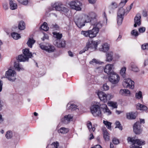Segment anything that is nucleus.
<instances>
[{"label": "nucleus", "instance_id": "38", "mask_svg": "<svg viewBox=\"0 0 148 148\" xmlns=\"http://www.w3.org/2000/svg\"><path fill=\"white\" fill-rule=\"evenodd\" d=\"M109 106L112 107L113 108H117V103L116 102H110L108 103Z\"/></svg>", "mask_w": 148, "mask_h": 148}, {"label": "nucleus", "instance_id": "6", "mask_svg": "<svg viewBox=\"0 0 148 148\" xmlns=\"http://www.w3.org/2000/svg\"><path fill=\"white\" fill-rule=\"evenodd\" d=\"M100 40L96 41L92 40L90 41H88L87 43L86 47L87 49L90 48L91 49L96 50L97 49V45L100 43Z\"/></svg>", "mask_w": 148, "mask_h": 148}, {"label": "nucleus", "instance_id": "49", "mask_svg": "<svg viewBox=\"0 0 148 148\" xmlns=\"http://www.w3.org/2000/svg\"><path fill=\"white\" fill-rule=\"evenodd\" d=\"M109 88V86L107 85L106 84H105L103 85L101 89L103 90L106 91L108 90Z\"/></svg>", "mask_w": 148, "mask_h": 148}, {"label": "nucleus", "instance_id": "54", "mask_svg": "<svg viewBox=\"0 0 148 148\" xmlns=\"http://www.w3.org/2000/svg\"><path fill=\"white\" fill-rule=\"evenodd\" d=\"M3 8L5 10H7L8 9V6L7 3L5 2L3 3Z\"/></svg>", "mask_w": 148, "mask_h": 148}, {"label": "nucleus", "instance_id": "61", "mask_svg": "<svg viewBox=\"0 0 148 148\" xmlns=\"http://www.w3.org/2000/svg\"><path fill=\"white\" fill-rule=\"evenodd\" d=\"M143 16L144 17H147V12L146 10H144L143 11L142 13Z\"/></svg>", "mask_w": 148, "mask_h": 148}, {"label": "nucleus", "instance_id": "25", "mask_svg": "<svg viewBox=\"0 0 148 148\" xmlns=\"http://www.w3.org/2000/svg\"><path fill=\"white\" fill-rule=\"evenodd\" d=\"M87 126L90 133H92V132H94L95 131V128L94 127H92V123L91 122L89 121L87 122Z\"/></svg>", "mask_w": 148, "mask_h": 148}, {"label": "nucleus", "instance_id": "14", "mask_svg": "<svg viewBox=\"0 0 148 148\" xmlns=\"http://www.w3.org/2000/svg\"><path fill=\"white\" fill-rule=\"evenodd\" d=\"M127 140L128 142H132L133 145L137 144L138 145L140 146L142 145H145V142L144 140H141L140 139L134 140L133 138H131L129 137L127 138Z\"/></svg>", "mask_w": 148, "mask_h": 148}, {"label": "nucleus", "instance_id": "32", "mask_svg": "<svg viewBox=\"0 0 148 148\" xmlns=\"http://www.w3.org/2000/svg\"><path fill=\"white\" fill-rule=\"evenodd\" d=\"M68 109H71V110H75L77 109V106L74 104H68L67 105V106L68 107Z\"/></svg>", "mask_w": 148, "mask_h": 148}, {"label": "nucleus", "instance_id": "36", "mask_svg": "<svg viewBox=\"0 0 148 148\" xmlns=\"http://www.w3.org/2000/svg\"><path fill=\"white\" fill-rule=\"evenodd\" d=\"M69 130L67 128L62 127L60 129L58 130V132L62 134H65L69 132Z\"/></svg>", "mask_w": 148, "mask_h": 148}, {"label": "nucleus", "instance_id": "2", "mask_svg": "<svg viewBox=\"0 0 148 148\" xmlns=\"http://www.w3.org/2000/svg\"><path fill=\"white\" fill-rule=\"evenodd\" d=\"M97 95L100 100L103 103L106 102L108 100H109L112 97V96L110 94H106L104 92L100 91L99 92Z\"/></svg>", "mask_w": 148, "mask_h": 148}, {"label": "nucleus", "instance_id": "33", "mask_svg": "<svg viewBox=\"0 0 148 148\" xmlns=\"http://www.w3.org/2000/svg\"><path fill=\"white\" fill-rule=\"evenodd\" d=\"M17 60L20 62H25L26 61H28L27 59H26L25 56L22 55H19L18 57Z\"/></svg>", "mask_w": 148, "mask_h": 148}, {"label": "nucleus", "instance_id": "26", "mask_svg": "<svg viewBox=\"0 0 148 148\" xmlns=\"http://www.w3.org/2000/svg\"><path fill=\"white\" fill-rule=\"evenodd\" d=\"M103 138L106 141L109 140V134L106 128H104L103 129Z\"/></svg>", "mask_w": 148, "mask_h": 148}, {"label": "nucleus", "instance_id": "10", "mask_svg": "<svg viewBox=\"0 0 148 148\" xmlns=\"http://www.w3.org/2000/svg\"><path fill=\"white\" fill-rule=\"evenodd\" d=\"M71 7L76 10L79 11L81 10V6L82 5V3L80 1L76 0L71 1L70 3Z\"/></svg>", "mask_w": 148, "mask_h": 148}, {"label": "nucleus", "instance_id": "17", "mask_svg": "<svg viewBox=\"0 0 148 148\" xmlns=\"http://www.w3.org/2000/svg\"><path fill=\"white\" fill-rule=\"evenodd\" d=\"M23 53L27 59L28 60L30 58L33 57V54L32 52L29 51V49H25L23 50Z\"/></svg>", "mask_w": 148, "mask_h": 148}, {"label": "nucleus", "instance_id": "56", "mask_svg": "<svg viewBox=\"0 0 148 148\" xmlns=\"http://www.w3.org/2000/svg\"><path fill=\"white\" fill-rule=\"evenodd\" d=\"M142 48L143 50L148 49V45L145 44L142 45Z\"/></svg>", "mask_w": 148, "mask_h": 148}, {"label": "nucleus", "instance_id": "58", "mask_svg": "<svg viewBox=\"0 0 148 148\" xmlns=\"http://www.w3.org/2000/svg\"><path fill=\"white\" fill-rule=\"evenodd\" d=\"M138 30L140 33H143L145 31V27H141Z\"/></svg>", "mask_w": 148, "mask_h": 148}, {"label": "nucleus", "instance_id": "44", "mask_svg": "<svg viewBox=\"0 0 148 148\" xmlns=\"http://www.w3.org/2000/svg\"><path fill=\"white\" fill-rule=\"evenodd\" d=\"M18 2L23 5H26L28 3V0H17Z\"/></svg>", "mask_w": 148, "mask_h": 148}, {"label": "nucleus", "instance_id": "35", "mask_svg": "<svg viewBox=\"0 0 148 148\" xmlns=\"http://www.w3.org/2000/svg\"><path fill=\"white\" fill-rule=\"evenodd\" d=\"M11 36L12 38L15 40H17L21 38L20 34L16 32H13L11 34Z\"/></svg>", "mask_w": 148, "mask_h": 148}, {"label": "nucleus", "instance_id": "43", "mask_svg": "<svg viewBox=\"0 0 148 148\" xmlns=\"http://www.w3.org/2000/svg\"><path fill=\"white\" fill-rule=\"evenodd\" d=\"M128 0H121V2L119 4V6L120 8H122L126 4Z\"/></svg>", "mask_w": 148, "mask_h": 148}, {"label": "nucleus", "instance_id": "41", "mask_svg": "<svg viewBox=\"0 0 148 148\" xmlns=\"http://www.w3.org/2000/svg\"><path fill=\"white\" fill-rule=\"evenodd\" d=\"M81 34L84 35L86 37L89 36V30L87 31H82L81 32Z\"/></svg>", "mask_w": 148, "mask_h": 148}, {"label": "nucleus", "instance_id": "27", "mask_svg": "<svg viewBox=\"0 0 148 148\" xmlns=\"http://www.w3.org/2000/svg\"><path fill=\"white\" fill-rule=\"evenodd\" d=\"M35 40L32 38H29L27 44L28 46L29 47L32 48L33 45L35 43Z\"/></svg>", "mask_w": 148, "mask_h": 148}, {"label": "nucleus", "instance_id": "21", "mask_svg": "<svg viewBox=\"0 0 148 148\" xmlns=\"http://www.w3.org/2000/svg\"><path fill=\"white\" fill-rule=\"evenodd\" d=\"M89 16L90 18L91 19V23L92 24V22H95V20L97 21H100L99 20L96 19L97 15L94 12H90L89 14V15H88Z\"/></svg>", "mask_w": 148, "mask_h": 148}, {"label": "nucleus", "instance_id": "24", "mask_svg": "<svg viewBox=\"0 0 148 148\" xmlns=\"http://www.w3.org/2000/svg\"><path fill=\"white\" fill-rule=\"evenodd\" d=\"M136 108L137 109L143 111H146L147 109V108L146 106L139 103L136 105Z\"/></svg>", "mask_w": 148, "mask_h": 148}, {"label": "nucleus", "instance_id": "48", "mask_svg": "<svg viewBox=\"0 0 148 148\" xmlns=\"http://www.w3.org/2000/svg\"><path fill=\"white\" fill-rule=\"evenodd\" d=\"M86 19L84 20V23H89L91 22V19L88 15L85 16Z\"/></svg>", "mask_w": 148, "mask_h": 148}, {"label": "nucleus", "instance_id": "47", "mask_svg": "<svg viewBox=\"0 0 148 148\" xmlns=\"http://www.w3.org/2000/svg\"><path fill=\"white\" fill-rule=\"evenodd\" d=\"M131 35L132 36L137 37L138 35V33L136 30H133L132 31L131 33Z\"/></svg>", "mask_w": 148, "mask_h": 148}, {"label": "nucleus", "instance_id": "16", "mask_svg": "<svg viewBox=\"0 0 148 148\" xmlns=\"http://www.w3.org/2000/svg\"><path fill=\"white\" fill-rule=\"evenodd\" d=\"M114 69V64H108L106 65L104 69V71L108 74L110 75L114 72L113 71Z\"/></svg>", "mask_w": 148, "mask_h": 148}, {"label": "nucleus", "instance_id": "50", "mask_svg": "<svg viewBox=\"0 0 148 148\" xmlns=\"http://www.w3.org/2000/svg\"><path fill=\"white\" fill-rule=\"evenodd\" d=\"M112 142L115 145H117L119 142V139L115 138H113Z\"/></svg>", "mask_w": 148, "mask_h": 148}, {"label": "nucleus", "instance_id": "20", "mask_svg": "<svg viewBox=\"0 0 148 148\" xmlns=\"http://www.w3.org/2000/svg\"><path fill=\"white\" fill-rule=\"evenodd\" d=\"M109 49V45L107 43H105L101 45V47L99 48V50L101 51L105 52L107 51Z\"/></svg>", "mask_w": 148, "mask_h": 148}, {"label": "nucleus", "instance_id": "62", "mask_svg": "<svg viewBox=\"0 0 148 148\" xmlns=\"http://www.w3.org/2000/svg\"><path fill=\"white\" fill-rule=\"evenodd\" d=\"M88 49H87V47H86L84 49H83L81 51L79 52V54H82L83 53L85 52V51L87 50Z\"/></svg>", "mask_w": 148, "mask_h": 148}, {"label": "nucleus", "instance_id": "64", "mask_svg": "<svg viewBox=\"0 0 148 148\" xmlns=\"http://www.w3.org/2000/svg\"><path fill=\"white\" fill-rule=\"evenodd\" d=\"M91 148H102L99 145H96Z\"/></svg>", "mask_w": 148, "mask_h": 148}, {"label": "nucleus", "instance_id": "22", "mask_svg": "<svg viewBox=\"0 0 148 148\" xmlns=\"http://www.w3.org/2000/svg\"><path fill=\"white\" fill-rule=\"evenodd\" d=\"M127 119H135L136 116L135 113L133 112H131L126 114Z\"/></svg>", "mask_w": 148, "mask_h": 148}, {"label": "nucleus", "instance_id": "15", "mask_svg": "<svg viewBox=\"0 0 148 148\" xmlns=\"http://www.w3.org/2000/svg\"><path fill=\"white\" fill-rule=\"evenodd\" d=\"M74 22L77 26L80 28L85 26L84 20L81 17H79L78 18H75Z\"/></svg>", "mask_w": 148, "mask_h": 148}, {"label": "nucleus", "instance_id": "28", "mask_svg": "<svg viewBox=\"0 0 148 148\" xmlns=\"http://www.w3.org/2000/svg\"><path fill=\"white\" fill-rule=\"evenodd\" d=\"M9 4L10 7L11 9L14 10L17 8V4L16 3H14L12 1H10Z\"/></svg>", "mask_w": 148, "mask_h": 148}, {"label": "nucleus", "instance_id": "30", "mask_svg": "<svg viewBox=\"0 0 148 148\" xmlns=\"http://www.w3.org/2000/svg\"><path fill=\"white\" fill-rule=\"evenodd\" d=\"M54 36L57 39L56 40H60L62 36V34L59 33L54 32L53 33Z\"/></svg>", "mask_w": 148, "mask_h": 148}, {"label": "nucleus", "instance_id": "31", "mask_svg": "<svg viewBox=\"0 0 148 148\" xmlns=\"http://www.w3.org/2000/svg\"><path fill=\"white\" fill-rule=\"evenodd\" d=\"M130 66L131 70L134 72H137L138 71V69L137 66L135 65L134 63L133 62L131 63L130 64Z\"/></svg>", "mask_w": 148, "mask_h": 148}, {"label": "nucleus", "instance_id": "23", "mask_svg": "<svg viewBox=\"0 0 148 148\" xmlns=\"http://www.w3.org/2000/svg\"><path fill=\"white\" fill-rule=\"evenodd\" d=\"M113 53L112 51H109L106 54V60L107 61L110 62L112 60Z\"/></svg>", "mask_w": 148, "mask_h": 148}, {"label": "nucleus", "instance_id": "1", "mask_svg": "<svg viewBox=\"0 0 148 148\" xmlns=\"http://www.w3.org/2000/svg\"><path fill=\"white\" fill-rule=\"evenodd\" d=\"M95 21V22H92V24L95 27L92 29L89 30L90 38H93L96 37L99 32V29H101L103 26V24L101 21L98 22L96 20Z\"/></svg>", "mask_w": 148, "mask_h": 148}, {"label": "nucleus", "instance_id": "29", "mask_svg": "<svg viewBox=\"0 0 148 148\" xmlns=\"http://www.w3.org/2000/svg\"><path fill=\"white\" fill-rule=\"evenodd\" d=\"M18 27L20 30H23L25 28V24L23 21H22L19 22L18 23Z\"/></svg>", "mask_w": 148, "mask_h": 148}, {"label": "nucleus", "instance_id": "63", "mask_svg": "<svg viewBox=\"0 0 148 148\" xmlns=\"http://www.w3.org/2000/svg\"><path fill=\"white\" fill-rule=\"evenodd\" d=\"M125 95H127L128 94H130V91L128 90L125 89Z\"/></svg>", "mask_w": 148, "mask_h": 148}, {"label": "nucleus", "instance_id": "42", "mask_svg": "<svg viewBox=\"0 0 148 148\" xmlns=\"http://www.w3.org/2000/svg\"><path fill=\"white\" fill-rule=\"evenodd\" d=\"M115 124L116 126L115 127V128H118L121 130H122V126H121V124L119 122V121H116L115 123Z\"/></svg>", "mask_w": 148, "mask_h": 148}, {"label": "nucleus", "instance_id": "3", "mask_svg": "<svg viewBox=\"0 0 148 148\" xmlns=\"http://www.w3.org/2000/svg\"><path fill=\"white\" fill-rule=\"evenodd\" d=\"M16 73L14 71L9 69L6 72L5 76L9 80L14 82L16 79Z\"/></svg>", "mask_w": 148, "mask_h": 148}, {"label": "nucleus", "instance_id": "11", "mask_svg": "<svg viewBox=\"0 0 148 148\" xmlns=\"http://www.w3.org/2000/svg\"><path fill=\"white\" fill-rule=\"evenodd\" d=\"M53 43L56 47L60 48H65L66 45V41L62 39L56 40L54 41Z\"/></svg>", "mask_w": 148, "mask_h": 148}, {"label": "nucleus", "instance_id": "4", "mask_svg": "<svg viewBox=\"0 0 148 148\" xmlns=\"http://www.w3.org/2000/svg\"><path fill=\"white\" fill-rule=\"evenodd\" d=\"M125 13V10L123 8H120L117 12V22L118 25H121L123 19V16Z\"/></svg>", "mask_w": 148, "mask_h": 148}, {"label": "nucleus", "instance_id": "37", "mask_svg": "<svg viewBox=\"0 0 148 148\" xmlns=\"http://www.w3.org/2000/svg\"><path fill=\"white\" fill-rule=\"evenodd\" d=\"M14 66L18 71H20L21 69L22 70L23 69V68H21L20 67L19 62H14Z\"/></svg>", "mask_w": 148, "mask_h": 148}, {"label": "nucleus", "instance_id": "5", "mask_svg": "<svg viewBox=\"0 0 148 148\" xmlns=\"http://www.w3.org/2000/svg\"><path fill=\"white\" fill-rule=\"evenodd\" d=\"M90 110L94 116H101V112L99 105H94L90 108Z\"/></svg>", "mask_w": 148, "mask_h": 148}, {"label": "nucleus", "instance_id": "55", "mask_svg": "<svg viewBox=\"0 0 148 148\" xmlns=\"http://www.w3.org/2000/svg\"><path fill=\"white\" fill-rule=\"evenodd\" d=\"M104 113L106 112L108 113V115H110L111 114V111L109 110V109L107 107L103 111Z\"/></svg>", "mask_w": 148, "mask_h": 148}, {"label": "nucleus", "instance_id": "52", "mask_svg": "<svg viewBox=\"0 0 148 148\" xmlns=\"http://www.w3.org/2000/svg\"><path fill=\"white\" fill-rule=\"evenodd\" d=\"M51 145L54 147L53 148H58V147L59 146V143L57 142H53L52 144Z\"/></svg>", "mask_w": 148, "mask_h": 148}, {"label": "nucleus", "instance_id": "53", "mask_svg": "<svg viewBox=\"0 0 148 148\" xmlns=\"http://www.w3.org/2000/svg\"><path fill=\"white\" fill-rule=\"evenodd\" d=\"M133 6V3H132L130 6H129L126 8V9L127 10L125 12V13H126V14H127V13H128L129 11L132 8V7Z\"/></svg>", "mask_w": 148, "mask_h": 148}, {"label": "nucleus", "instance_id": "51", "mask_svg": "<svg viewBox=\"0 0 148 148\" xmlns=\"http://www.w3.org/2000/svg\"><path fill=\"white\" fill-rule=\"evenodd\" d=\"M142 96V92L140 91H139L138 93H136V94L135 97L137 98L140 99L141 98Z\"/></svg>", "mask_w": 148, "mask_h": 148}, {"label": "nucleus", "instance_id": "34", "mask_svg": "<svg viewBox=\"0 0 148 148\" xmlns=\"http://www.w3.org/2000/svg\"><path fill=\"white\" fill-rule=\"evenodd\" d=\"M40 28L44 31H48L49 28L47 26V23L44 22L43 24L41 26Z\"/></svg>", "mask_w": 148, "mask_h": 148}, {"label": "nucleus", "instance_id": "59", "mask_svg": "<svg viewBox=\"0 0 148 148\" xmlns=\"http://www.w3.org/2000/svg\"><path fill=\"white\" fill-rule=\"evenodd\" d=\"M94 63L96 64H98L99 62L95 59H94L90 62V63L91 64H93Z\"/></svg>", "mask_w": 148, "mask_h": 148}, {"label": "nucleus", "instance_id": "7", "mask_svg": "<svg viewBox=\"0 0 148 148\" xmlns=\"http://www.w3.org/2000/svg\"><path fill=\"white\" fill-rule=\"evenodd\" d=\"M134 82L129 78L124 79L123 85L124 87L133 89L134 87Z\"/></svg>", "mask_w": 148, "mask_h": 148}, {"label": "nucleus", "instance_id": "13", "mask_svg": "<svg viewBox=\"0 0 148 148\" xmlns=\"http://www.w3.org/2000/svg\"><path fill=\"white\" fill-rule=\"evenodd\" d=\"M54 5H55L54 8L56 10L61 11L64 13H67L69 11V10L63 6V5L61 3H55Z\"/></svg>", "mask_w": 148, "mask_h": 148}, {"label": "nucleus", "instance_id": "12", "mask_svg": "<svg viewBox=\"0 0 148 148\" xmlns=\"http://www.w3.org/2000/svg\"><path fill=\"white\" fill-rule=\"evenodd\" d=\"M140 123L138 121L135 123L133 126V131L136 134H140L142 132V129L141 128Z\"/></svg>", "mask_w": 148, "mask_h": 148}, {"label": "nucleus", "instance_id": "19", "mask_svg": "<svg viewBox=\"0 0 148 148\" xmlns=\"http://www.w3.org/2000/svg\"><path fill=\"white\" fill-rule=\"evenodd\" d=\"M73 116L71 114H68L64 116V118L61 119V121L63 123L66 124L69 123L72 119Z\"/></svg>", "mask_w": 148, "mask_h": 148}, {"label": "nucleus", "instance_id": "40", "mask_svg": "<svg viewBox=\"0 0 148 148\" xmlns=\"http://www.w3.org/2000/svg\"><path fill=\"white\" fill-rule=\"evenodd\" d=\"M126 68L125 67H123L121 69L120 73L121 75L123 77L125 76V71Z\"/></svg>", "mask_w": 148, "mask_h": 148}, {"label": "nucleus", "instance_id": "9", "mask_svg": "<svg viewBox=\"0 0 148 148\" xmlns=\"http://www.w3.org/2000/svg\"><path fill=\"white\" fill-rule=\"evenodd\" d=\"M120 79L119 75L115 72L110 75L109 77V80L113 84H116L118 83Z\"/></svg>", "mask_w": 148, "mask_h": 148}, {"label": "nucleus", "instance_id": "57", "mask_svg": "<svg viewBox=\"0 0 148 148\" xmlns=\"http://www.w3.org/2000/svg\"><path fill=\"white\" fill-rule=\"evenodd\" d=\"M100 108H101L104 110L106 108H107V106L106 104L103 103L100 105Z\"/></svg>", "mask_w": 148, "mask_h": 148}, {"label": "nucleus", "instance_id": "45", "mask_svg": "<svg viewBox=\"0 0 148 148\" xmlns=\"http://www.w3.org/2000/svg\"><path fill=\"white\" fill-rule=\"evenodd\" d=\"M103 123L108 129L111 128V123L108 121H103Z\"/></svg>", "mask_w": 148, "mask_h": 148}, {"label": "nucleus", "instance_id": "39", "mask_svg": "<svg viewBox=\"0 0 148 148\" xmlns=\"http://www.w3.org/2000/svg\"><path fill=\"white\" fill-rule=\"evenodd\" d=\"M5 136L8 139L11 138L12 136V132L11 131H8L5 134Z\"/></svg>", "mask_w": 148, "mask_h": 148}, {"label": "nucleus", "instance_id": "46", "mask_svg": "<svg viewBox=\"0 0 148 148\" xmlns=\"http://www.w3.org/2000/svg\"><path fill=\"white\" fill-rule=\"evenodd\" d=\"M117 7V4L116 3L114 2H113L112 3L111 5L109 6V8L110 9H114L116 8Z\"/></svg>", "mask_w": 148, "mask_h": 148}, {"label": "nucleus", "instance_id": "60", "mask_svg": "<svg viewBox=\"0 0 148 148\" xmlns=\"http://www.w3.org/2000/svg\"><path fill=\"white\" fill-rule=\"evenodd\" d=\"M125 89H121L120 91V93L122 95H125Z\"/></svg>", "mask_w": 148, "mask_h": 148}, {"label": "nucleus", "instance_id": "18", "mask_svg": "<svg viewBox=\"0 0 148 148\" xmlns=\"http://www.w3.org/2000/svg\"><path fill=\"white\" fill-rule=\"evenodd\" d=\"M141 15L140 14H137L134 18V26L136 27L137 25L140 26L141 24Z\"/></svg>", "mask_w": 148, "mask_h": 148}, {"label": "nucleus", "instance_id": "8", "mask_svg": "<svg viewBox=\"0 0 148 148\" xmlns=\"http://www.w3.org/2000/svg\"><path fill=\"white\" fill-rule=\"evenodd\" d=\"M40 48L42 50H45L49 53L54 52L56 49L54 47L49 44L45 45L42 44L40 45Z\"/></svg>", "mask_w": 148, "mask_h": 148}]
</instances>
